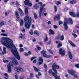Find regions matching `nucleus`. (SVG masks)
I'll return each mask as SVG.
<instances>
[{
	"label": "nucleus",
	"instance_id": "nucleus-1",
	"mask_svg": "<svg viewBox=\"0 0 79 79\" xmlns=\"http://www.w3.org/2000/svg\"><path fill=\"white\" fill-rule=\"evenodd\" d=\"M0 42H1L2 44L6 46L7 48H12L13 47L14 50H11V52L14 55L15 58H16L19 60H20L21 58L19 56L18 54V52L16 50V48L13 44V42L11 40L8 38L6 37H2L0 39Z\"/></svg>",
	"mask_w": 79,
	"mask_h": 79
},
{
	"label": "nucleus",
	"instance_id": "nucleus-2",
	"mask_svg": "<svg viewBox=\"0 0 79 79\" xmlns=\"http://www.w3.org/2000/svg\"><path fill=\"white\" fill-rule=\"evenodd\" d=\"M25 21V27L26 29H29L30 28V25L31 24V21H32V19L31 17H29L28 15L26 16L24 19Z\"/></svg>",
	"mask_w": 79,
	"mask_h": 79
},
{
	"label": "nucleus",
	"instance_id": "nucleus-3",
	"mask_svg": "<svg viewBox=\"0 0 79 79\" xmlns=\"http://www.w3.org/2000/svg\"><path fill=\"white\" fill-rule=\"evenodd\" d=\"M56 68L57 69H58L59 68V66L54 63L52 66V68L55 72H53L52 73V75L53 76H54L55 79H60V76H57V73L58 72L57 70H56Z\"/></svg>",
	"mask_w": 79,
	"mask_h": 79
},
{
	"label": "nucleus",
	"instance_id": "nucleus-4",
	"mask_svg": "<svg viewBox=\"0 0 79 79\" xmlns=\"http://www.w3.org/2000/svg\"><path fill=\"white\" fill-rule=\"evenodd\" d=\"M12 62H10L8 65H7V69L9 73H10L11 71V66H13V64L14 65H18V62L15 59V57H13L12 58Z\"/></svg>",
	"mask_w": 79,
	"mask_h": 79
},
{
	"label": "nucleus",
	"instance_id": "nucleus-5",
	"mask_svg": "<svg viewBox=\"0 0 79 79\" xmlns=\"http://www.w3.org/2000/svg\"><path fill=\"white\" fill-rule=\"evenodd\" d=\"M39 4L41 6L40 7V11L39 12V18H41V16H42V11L44 10V6H45V4H44L42 5V3L41 2H39Z\"/></svg>",
	"mask_w": 79,
	"mask_h": 79
},
{
	"label": "nucleus",
	"instance_id": "nucleus-6",
	"mask_svg": "<svg viewBox=\"0 0 79 79\" xmlns=\"http://www.w3.org/2000/svg\"><path fill=\"white\" fill-rule=\"evenodd\" d=\"M55 39L59 40H61V41H63L64 40V35H61L58 34L56 37Z\"/></svg>",
	"mask_w": 79,
	"mask_h": 79
},
{
	"label": "nucleus",
	"instance_id": "nucleus-7",
	"mask_svg": "<svg viewBox=\"0 0 79 79\" xmlns=\"http://www.w3.org/2000/svg\"><path fill=\"white\" fill-rule=\"evenodd\" d=\"M64 21L65 22L64 23L63 25L64 26L65 29H67L68 28L67 23H68V20L67 19V18H65Z\"/></svg>",
	"mask_w": 79,
	"mask_h": 79
},
{
	"label": "nucleus",
	"instance_id": "nucleus-8",
	"mask_svg": "<svg viewBox=\"0 0 79 79\" xmlns=\"http://www.w3.org/2000/svg\"><path fill=\"white\" fill-rule=\"evenodd\" d=\"M70 15H71L72 16H73V17H79V12L77 13V14H75V13L72 12H70Z\"/></svg>",
	"mask_w": 79,
	"mask_h": 79
},
{
	"label": "nucleus",
	"instance_id": "nucleus-9",
	"mask_svg": "<svg viewBox=\"0 0 79 79\" xmlns=\"http://www.w3.org/2000/svg\"><path fill=\"white\" fill-rule=\"evenodd\" d=\"M24 3L25 5H28L29 6H32V3H29V0H26L24 1Z\"/></svg>",
	"mask_w": 79,
	"mask_h": 79
},
{
	"label": "nucleus",
	"instance_id": "nucleus-10",
	"mask_svg": "<svg viewBox=\"0 0 79 79\" xmlns=\"http://www.w3.org/2000/svg\"><path fill=\"white\" fill-rule=\"evenodd\" d=\"M15 69H16V71L18 73H20V71L21 72H24V71L23 69L21 68L20 67H15Z\"/></svg>",
	"mask_w": 79,
	"mask_h": 79
},
{
	"label": "nucleus",
	"instance_id": "nucleus-11",
	"mask_svg": "<svg viewBox=\"0 0 79 79\" xmlns=\"http://www.w3.org/2000/svg\"><path fill=\"white\" fill-rule=\"evenodd\" d=\"M59 53L61 55H65V51L60 48L59 50Z\"/></svg>",
	"mask_w": 79,
	"mask_h": 79
},
{
	"label": "nucleus",
	"instance_id": "nucleus-12",
	"mask_svg": "<svg viewBox=\"0 0 79 79\" xmlns=\"http://www.w3.org/2000/svg\"><path fill=\"white\" fill-rule=\"evenodd\" d=\"M69 73L70 74L72 75H74V73H75V71H74L73 70H69Z\"/></svg>",
	"mask_w": 79,
	"mask_h": 79
},
{
	"label": "nucleus",
	"instance_id": "nucleus-13",
	"mask_svg": "<svg viewBox=\"0 0 79 79\" xmlns=\"http://www.w3.org/2000/svg\"><path fill=\"white\" fill-rule=\"evenodd\" d=\"M45 53H46V51H44V50H43L41 52V53H43V56L44 57H47V54Z\"/></svg>",
	"mask_w": 79,
	"mask_h": 79
},
{
	"label": "nucleus",
	"instance_id": "nucleus-14",
	"mask_svg": "<svg viewBox=\"0 0 79 79\" xmlns=\"http://www.w3.org/2000/svg\"><path fill=\"white\" fill-rule=\"evenodd\" d=\"M25 12L26 15H28V7H25Z\"/></svg>",
	"mask_w": 79,
	"mask_h": 79
},
{
	"label": "nucleus",
	"instance_id": "nucleus-15",
	"mask_svg": "<svg viewBox=\"0 0 79 79\" xmlns=\"http://www.w3.org/2000/svg\"><path fill=\"white\" fill-rule=\"evenodd\" d=\"M6 24V22L3 20H1L0 21V26H3V25H5Z\"/></svg>",
	"mask_w": 79,
	"mask_h": 79
},
{
	"label": "nucleus",
	"instance_id": "nucleus-16",
	"mask_svg": "<svg viewBox=\"0 0 79 79\" xmlns=\"http://www.w3.org/2000/svg\"><path fill=\"white\" fill-rule=\"evenodd\" d=\"M68 54L69 58H70V59H72V58H73V54H72L70 51L69 52Z\"/></svg>",
	"mask_w": 79,
	"mask_h": 79
},
{
	"label": "nucleus",
	"instance_id": "nucleus-17",
	"mask_svg": "<svg viewBox=\"0 0 79 79\" xmlns=\"http://www.w3.org/2000/svg\"><path fill=\"white\" fill-rule=\"evenodd\" d=\"M60 15L59 14H57V15L56 16L54 17V19H56L58 20V19H60Z\"/></svg>",
	"mask_w": 79,
	"mask_h": 79
},
{
	"label": "nucleus",
	"instance_id": "nucleus-18",
	"mask_svg": "<svg viewBox=\"0 0 79 79\" xmlns=\"http://www.w3.org/2000/svg\"><path fill=\"white\" fill-rule=\"evenodd\" d=\"M33 68L34 70H35V71L36 72H40V70L37 68L35 67L34 66H33Z\"/></svg>",
	"mask_w": 79,
	"mask_h": 79
},
{
	"label": "nucleus",
	"instance_id": "nucleus-19",
	"mask_svg": "<svg viewBox=\"0 0 79 79\" xmlns=\"http://www.w3.org/2000/svg\"><path fill=\"white\" fill-rule=\"evenodd\" d=\"M69 42L73 47H76L75 44H73V43L72 42V41H71L70 40H69Z\"/></svg>",
	"mask_w": 79,
	"mask_h": 79
},
{
	"label": "nucleus",
	"instance_id": "nucleus-20",
	"mask_svg": "<svg viewBox=\"0 0 79 79\" xmlns=\"http://www.w3.org/2000/svg\"><path fill=\"white\" fill-rule=\"evenodd\" d=\"M3 52H2V54H5V53H6V48L5 47H3Z\"/></svg>",
	"mask_w": 79,
	"mask_h": 79
},
{
	"label": "nucleus",
	"instance_id": "nucleus-21",
	"mask_svg": "<svg viewBox=\"0 0 79 79\" xmlns=\"http://www.w3.org/2000/svg\"><path fill=\"white\" fill-rule=\"evenodd\" d=\"M20 25L21 26H23L24 24V21L23 20H21L20 21Z\"/></svg>",
	"mask_w": 79,
	"mask_h": 79
},
{
	"label": "nucleus",
	"instance_id": "nucleus-22",
	"mask_svg": "<svg viewBox=\"0 0 79 79\" xmlns=\"http://www.w3.org/2000/svg\"><path fill=\"white\" fill-rule=\"evenodd\" d=\"M49 32L50 33H49V35H51V34H52V35L54 34V31H53L52 30H50Z\"/></svg>",
	"mask_w": 79,
	"mask_h": 79
},
{
	"label": "nucleus",
	"instance_id": "nucleus-23",
	"mask_svg": "<svg viewBox=\"0 0 79 79\" xmlns=\"http://www.w3.org/2000/svg\"><path fill=\"white\" fill-rule=\"evenodd\" d=\"M34 7L35 9H37V8H39V5H37V4H35L34 5Z\"/></svg>",
	"mask_w": 79,
	"mask_h": 79
},
{
	"label": "nucleus",
	"instance_id": "nucleus-24",
	"mask_svg": "<svg viewBox=\"0 0 79 79\" xmlns=\"http://www.w3.org/2000/svg\"><path fill=\"white\" fill-rule=\"evenodd\" d=\"M19 10L21 13V16H23V15H24V14L22 13H23V11H22V10H21V8H19Z\"/></svg>",
	"mask_w": 79,
	"mask_h": 79
},
{
	"label": "nucleus",
	"instance_id": "nucleus-25",
	"mask_svg": "<svg viewBox=\"0 0 79 79\" xmlns=\"http://www.w3.org/2000/svg\"><path fill=\"white\" fill-rule=\"evenodd\" d=\"M39 61H41L42 62H43V61H44V60H43L42 58L40 57L39 59Z\"/></svg>",
	"mask_w": 79,
	"mask_h": 79
},
{
	"label": "nucleus",
	"instance_id": "nucleus-26",
	"mask_svg": "<svg viewBox=\"0 0 79 79\" xmlns=\"http://www.w3.org/2000/svg\"><path fill=\"white\" fill-rule=\"evenodd\" d=\"M1 35L2 36H5V37H7L8 35L6 33H2L1 34Z\"/></svg>",
	"mask_w": 79,
	"mask_h": 79
},
{
	"label": "nucleus",
	"instance_id": "nucleus-27",
	"mask_svg": "<svg viewBox=\"0 0 79 79\" xmlns=\"http://www.w3.org/2000/svg\"><path fill=\"white\" fill-rule=\"evenodd\" d=\"M70 2V3H71L72 4H73L74 3H76V1L73 0L72 1H71Z\"/></svg>",
	"mask_w": 79,
	"mask_h": 79
},
{
	"label": "nucleus",
	"instance_id": "nucleus-28",
	"mask_svg": "<svg viewBox=\"0 0 79 79\" xmlns=\"http://www.w3.org/2000/svg\"><path fill=\"white\" fill-rule=\"evenodd\" d=\"M72 35L74 37H75V38H76L77 37V35H76L75 33H72Z\"/></svg>",
	"mask_w": 79,
	"mask_h": 79
},
{
	"label": "nucleus",
	"instance_id": "nucleus-29",
	"mask_svg": "<svg viewBox=\"0 0 79 79\" xmlns=\"http://www.w3.org/2000/svg\"><path fill=\"white\" fill-rule=\"evenodd\" d=\"M34 15L35 19H37V14H36L35 13H34Z\"/></svg>",
	"mask_w": 79,
	"mask_h": 79
},
{
	"label": "nucleus",
	"instance_id": "nucleus-30",
	"mask_svg": "<svg viewBox=\"0 0 79 79\" xmlns=\"http://www.w3.org/2000/svg\"><path fill=\"white\" fill-rule=\"evenodd\" d=\"M19 51H20V52H24V48H22L20 49Z\"/></svg>",
	"mask_w": 79,
	"mask_h": 79
},
{
	"label": "nucleus",
	"instance_id": "nucleus-31",
	"mask_svg": "<svg viewBox=\"0 0 79 79\" xmlns=\"http://www.w3.org/2000/svg\"><path fill=\"white\" fill-rule=\"evenodd\" d=\"M34 34H37V35H39V34L38 33V32L37 31H35L34 32Z\"/></svg>",
	"mask_w": 79,
	"mask_h": 79
},
{
	"label": "nucleus",
	"instance_id": "nucleus-32",
	"mask_svg": "<svg viewBox=\"0 0 79 79\" xmlns=\"http://www.w3.org/2000/svg\"><path fill=\"white\" fill-rule=\"evenodd\" d=\"M69 19L71 23L72 24H73V21H72V19H71V18H69Z\"/></svg>",
	"mask_w": 79,
	"mask_h": 79
},
{
	"label": "nucleus",
	"instance_id": "nucleus-33",
	"mask_svg": "<svg viewBox=\"0 0 79 79\" xmlns=\"http://www.w3.org/2000/svg\"><path fill=\"white\" fill-rule=\"evenodd\" d=\"M46 38L44 39V42H47V41L48 40V37H47V36H46Z\"/></svg>",
	"mask_w": 79,
	"mask_h": 79
},
{
	"label": "nucleus",
	"instance_id": "nucleus-34",
	"mask_svg": "<svg viewBox=\"0 0 79 79\" xmlns=\"http://www.w3.org/2000/svg\"><path fill=\"white\" fill-rule=\"evenodd\" d=\"M62 46V44H61V43H59V44H58V45L57 46V48H59L60 47H61Z\"/></svg>",
	"mask_w": 79,
	"mask_h": 79
},
{
	"label": "nucleus",
	"instance_id": "nucleus-35",
	"mask_svg": "<svg viewBox=\"0 0 79 79\" xmlns=\"http://www.w3.org/2000/svg\"><path fill=\"white\" fill-rule=\"evenodd\" d=\"M54 8L55 11L56 12V11H57V7H56V6H54Z\"/></svg>",
	"mask_w": 79,
	"mask_h": 79
},
{
	"label": "nucleus",
	"instance_id": "nucleus-36",
	"mask_svg": "<svg viewBox=\"0 0 79 79\" xmlns=\"http://www.w3.org/2000/svg\"><path fill=\"white\" fill-rule=\"evenodd\" d=\"M36 47L37 48V49H38V50H39L41 49V48H40V47H38V45H36Z\"/></svg>",
	"mask_w": 79,
	"mask_h": 79
},
{
	"label": "nucleus",
	"instance_id": "nucleus-37",
	"mask_svg": "<svg viewBox=\"0 0 79 79\" xmlns=\"http://www.w3.org/2000/svg\"><path fill=\"white\" fill-rule=\"evenodd\" d=\"M56 4L57 5H60V4H61V2L59 1H58L57 2Z\"/></svg>",
	"mask_w": 79,
	"mask_h": 79
},
{
	"label": "nucleus",
	"instance_id": "nucleus-38",
	"mask_svg": "<svg viewBox=\"0 0 79 79\" xmlns=\"http://www.w3.org/2000/svg\"><path fill=\"white\" fill-rule=\"evenodd\" d=\"M42 64V62H39L37 64L38 65H40Z\"/></svg>",
	"mask_w": 79,
	"mask_h": 79
},
{
	"label": "nucleus",
	"instance_id": "nucleus-39",
	"mask_svg": "<svg viewBox=\"0 0 79 79\" xmlns=\"http://www.w3.org/2000/svg\"><path fill=\"white\" fill-rule=\"evenodd\" d=\"M34 76L33 75V74L30 73V78H32V77H33Z\"/></svg>",
	"mask_w": 79,
	"mask_h": 79
},
{
	"label": "nucleus",
	"instance_id": "nucleus-40",
	"mask_svg": "<svg viewBox=\"0 0 79 79\" xmlns=\"http://www.w3.org/2000/svg\"><path fill=\"white\" fill-rule=\"evenodd\" d=\"M53 28L54 29H57L58 28V26L56 25H53Z\"/></svg>",
	"mask_w": 79,
	"mask_h": 79
},
{
	"label": "nucleus",
	"instance_id": "nucleus-41",
	"mask_svg": "<svg viewBox=\"0 0 79 79\" xmlns=\"http://www.w3.org/2000/svg\"><path fill=\"white\" fill-rule=\"evenodd\" d=\"M49 73L50 74H52V73H53V72H52V70H49Z\"/></svg>",
	"mask_w": 79,
	"mask_h": 79
},
{
	"label": "nucleus",
	"instance_id": "nucleus-42",
	"mask_svg": "<svg viewBox=\"0 0 79 79\" xmlns=\"http://www.w3.org/2000/svg\"><path fill=\"white\" fill-rule=\"evenodd\" d=\"M3 61L4 63H7L8 61V60H3Z\"/></svg>",
	"mask_w": 79,
	"mask_h": 79
},
{
	"label": "nucleus",
	"instance_id": "nucleus-43",
	"mask_svg": "<svg viewBox=\"0 0 79 79\" xmlns=\"http://www.w3.org/2000/svg\"><path fill=\"white\" fill-rule=\"evenodd\" d=\"M37 58V57H32L31 59V61H32V60H34V59H35V58Z\"/></svg>",
	"mask_w": 79,
	"mask_h": 79
},
{
	"label": "nucleus",
	"instance_id": "nucleus-44",
	"mask_svg": "<svg viewBox=\"0 0 79 79\" xmlns=\"http://www.w3.org/2000/svg\"><path fill=\"white\" fill-rule=\"evenodd\" d=\"M38 76H42V73H41L39 72L38 73Z\"/></svg>",
	"mask_w": 79,
	"mask_h": 79
},
{
	"label": "nucleus",
	"instance_id": "nucleus-45",
	"mask_svg": "<svg viewBox=\"0 0 79 79\" xmlns=\"http://www.w3.org/2000/svg\"><path fill=\"white\" fill-rule=\"evenodd\" d=\"M75 66L77 68H79V64H75Z\"/></svg>",
	"mask_w": 79,
	"mask_h": 79
},
{
	"label": "nucleus",
	"instance_id": "nucleus-46",
	"mask_svg": "<svg viewBox=\"0 0 79 79\" xmlns=\"http://www.w3.org/2000/svg\"><path fill=\"white\" fill-rule=\"evenodd\" d=\"M63 24V22L61 21H59V25H60V24Z\"/></svg>",
	"mask_w": 79,
	"mask_h": 79
},
{
	"label": "nucleus",
	"instance_id": "nucleus-47",
	"mask_svg": "<svg viewBox=\"0 0 79 79\" xmlns=\"http://www.w3.org/2000/svg\"><path fill=\"white\" fill-rule=\"evenodd\" d=\"M74 77H75V78H77V74L74 75Z\"/></svg>",
	"mask_w": 79,
	"mask_h": 79
},
{
	"label": "nucleus",
	"instance_id": "nucleus-48",
	"mask_svg": "<svg viewBox=\"0 0 79 79\" xmlns=\"http://www.w3.org/2000/svg\"><path fill=\"white\" fill-rule=\"evenodd\" d=\"M15 77L16 79H18V75H16L15 76Z\"/></svg>",
	"mask_w": 79,
	"mask_h": 79
},
{
	"label": "nucleus",
	"instance_id": "nucleus-49",
	"mask_svg": "<svg viewBox=\"0 0 79 79\" xmlns=\"http://www.w3.org/2000/svg\"><path fill=\"white\" fill-rule=\"evenodd\" d=\"M22 32H23V33L24 32H25V29L24 28H23V30H22Z\"/></svg>",
	"mask_w": 79,
	"mask_h": 79
},
{
	"label": "nucleus",
	"instance_id": "nucleus-50",
	"mask_svg": "<svg viewBox=\"0 0 79 79\" xmlns=\"http://www.w3.org/2000/svg\"><path fill=\"white\" fill-rule=\"evenodd\" d=\"M15 14L16 15H18V11H17V10L15 11Z\"/></svg>",
	"mask_w": 79,
	"mask_h": 79
},
{
	"label": "nucleus",
	"instance_id": "nucleus-51",
	"mask_svg": "<svg viewBox=\"0 0 79 79\" xmlns=\"http://www.w3.org/2000/svg\"><path fill=\"white\" fill-rule=\"evenodd\" d=\"M21 36H19V38H23V34H21Z\"/></svg>",
	"mask_w": 79,
	"mask_h": 79
},
{
	"label": "nucleus",
	"instance_id": "nucleus-52",
	"mask_svg": "<svg viewBox=\"0 0 79 79\" xmlns=\"http://www.w3.org/2000/svg\"><path fill=\"white\" fill-rule=\"evenodd\" d=\"M4 76L6 77H8V75L6 73H4Z\"/></svg>",
	"mask_w": 79,
	"mask_h": 79
},
{
	"label": "nucleus",
	"instance_id": "nucleus-53",
	"mask_svg": "<svg viewBox=\"0 0 79 79\" xmlns=\"http://www.w3.org/2000/svg\"><path fill=\"white\" fill-rule=\"evenodd\" d=\"M16 3L17 4V5H18V6H19V3H18V1H16Z\"/></svg>",
	"mask_w": 79,
	"mask_h": 79
},
{
	"label": "nucleus",
	"instance_id": "nucleus-54",
	"mask_svg": "<svg viewBox=\"0 0 79 79\" xmlns=\"http://www.w3.org/2000/svg\"><path fill=\"white\" fill-rule=\"evenodd\" d=\"M29 33H30V34H31V35H32L33 34V32L31 31H30Z\"/></svg>",
	"mask_w": 79,
	"mask_h": 79
},
{
	"label": "nucleus",
	"instance_id": "nucleus-55",
	"mask_svg": "<svg viewBox=\"0 0 79 79\" xmlns=\"http://www.w3.org/2000/svg\"><path fill=\"white\" fill-rule=\"evenodd\" d=\"M51 23H52V22L50 21H49L48 22V24H51Z\"/></svg>",
	"mask_w": 79,
	"mask_h": 79
},
{
	"label": "nucleus",
	"instance_id": "nucleus-56",
	"mask_svg": "<svg viewBox=\"0 0 79 79\" xmlns=\"http://www.w3.org/2000/svg\"><path fill=\"white\" fill-rule=\"evenodd\" d=\"M32 41L33 42H35L36 41V40H35V39H32Z\"/></svg>",
	"mask_w": 79,
	"mask_h": 79
},
{
	"label": "nucleus",
	"instance_id": "nucleus-57",
	"mask_svg": "<svg viewBox=\"0 0 79 79\" xmlns=\"http://www.w3.org/2000/svg\"><path fill=\"white\" fill-rule=\"evenodd\" d=\"M46 57L47 58H50L51 57V55H48Z\"/></svg>",
	"mask_w": 79,
	"mask_h": 79
},
{
	"label": "nucleus",
	"instance_id": "nucleus-58",
	"mask_svg": "<svg viewBox=\"0 0 79 79\" xmlns=\"http://www.w3.org/2000/svg\"><path fill=\"white\" fill-rule=\"evenodd\" d=\"M24 55L25 56H28L29 55V54L27 53H25L24 54Z\"/></svg>",
	"mask_w": 79,
	"mask_h": 79
},
{
	"label": "nucleus",
	"instance_id": "nucleus-59",
	"mask_svg": "<svg viewBox=\"0 0 79 79\" xmlns=\"http://www.w3.org/2000/svg\"><path fill=\"white\" fill-rule=\"evenodd\" d=\"M36 62H37V60H34L33 61V63H35Z\"/></svg>",
	"mask_w": 79,
	"mask_h": 79
},
{
	"label": "nucleus",
	"instance_id": "nucleus-60",
	"mask_svg": "<svg viewBox=\"0 0 79 79\" xmlns=\"http://www.w3.org/2000/svg\"><path fill=\"white\" fill-rule=\"evenodd\" d=\"M31 27H32V29H34V25H32Z\"/></svg>",
	"mask_w": 79,
	"mask_h": 79
},
{
	"label": "nucleus",
	"instance_id": "nucleus-61",
	"mask_svg": "<svg viewBox=\"0 0 79 79\" xmlns=\"http://www.w3.org/2000/svg\"><path fill=\"white\" fill-rule=\"evenodd\" d=\"M35 77H36V78H37V79H39V76H38L37 75L35 76Z\"/></svg>",
	"mask_w": 79,
	"mask_h": 79
},
{
	"label": "nucleus",
	"instance_id": "nucleus-62",
	"mask_svg": "<svg viewBox=\"0 0 79 79\" xmlns=\"http://www.w3.org/2000/svg\"><path fill=\"white\" fill-rule=\"evenodd\" d=\"M39 45H42V43L41 42H39Z\"/></svg>",
	"mask_w": 79,
	"mask_h": 79
},
{
	"label": "nucleus",
	"instance_id": "nucleus-63",
	"mask_svg": "<svg viewBox=\"0 0 79 79\" xmlns=\"http://www.w3.org/2000/svg\"><path fill=\"white\" fill-rule=\"evenodd\" d=\"M1 32H5V31L4 30H2L1 31Z\"/></svg>",
	"mask_w": 79,
	"mask_h": 79
},
{
	"label": "nucleus",
	"instance_id": "nucleus-64",
	"mask_svg": "<svg viewBox=\"0 0 79 79\" xmlns=\"http://www.w3.org/2000/svg\"><path fill=\"white\" fill-rule=\"evenodd\" d=\"M16 18H19V15H18L16 16Z\"/></svg>",
	"mask_w": 79,
	"mask_h": 79
}]
</instances>
